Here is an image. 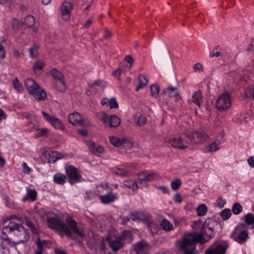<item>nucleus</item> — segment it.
<instances>
[{
    "instance_id": "nucleus-1",
    "label": "nucleus",
    "mask_w": 254,
    "mask_h": 254,
    "mask_svg": "<svg viewBox=\"0 0 254 254\" xmlns=\"http://www.w3.org/2000/svg\"><path fill=\"white\" fill-rule=\"evenodd\" d=\"M7 220L15 219L19 223L14 222H10L7 226H5L2 229L3 235H6L7 233L13 232L15 236V239L17 240L18 242L23 243L27 242L30 236L27 231L20 224L22 222L21 218L19 216H11L7 218Z\"/></svg>"
},
{
    "instance_id": "nucleus-2",
    "label": "nucleus",
    "mask_w": 254,
    "mask_h": 254,
    "mask_svg": "<svg viewBox=\"0 0 254 254\" xmlns=\"http://www.w3.org/2000/svg\"><path fill=\"white\" fill-rule=\"evenodd\" d=\"M195 229L201 226L200 233H195V235H193L195 238V242L205 243L213 237V228L209 226L206 222H204L202 226L201 222H195Z\"/></svg>"
},
{
    "instance_id": "nucleus-3",
    "label": "nucleus",
    "mask_w": 254,
    "mask_h": 254,
    "mask_svg": "<svg viewBox=\"0 0 254 254\" xmlns=\"http://www.w3.org/2000/svg\"><path fill=\"white\" fill-rule=\"evenodd\" d=\"M183 134L187 139H184L182 137L171 138L168 140V143L172 146L181 149L188 148L190 144L192 143L194 139L193 135L191 136V132L189 130H186Z\"/></svg>"
},
{
    "instance_id": "nucleus-4",
    "label": "nucleus",
    "mask_w": 254,
    "mask_h": 254,
    "mask_svg": "<svg viewBox=\"0 0 254 254\" xmlns=\"http://www.w3.org/2000/svg\"><path fill=\"white\" fill-rule=\"evenodd\" d=\"M47 223L49 228L64 233L67 237H72L71 231L69 227L58 217L49 218L47 219Z\"/></svg>"
},
{
    "instance_id": "nucleus-5",
    "label": "nucleus",
    "mask_w": 254,
    "mask_h": 254,
    "mask_svg": "<svg viewBox=\"0 0 254 254\" xmlns=\"http://www.w3.org/2000/svg\"><path fill=\"white\" fill-rule=\"evenodd\" d=\"M195 243V238L193 235L188 234L185 235L183 240L180 242V248L185 252L184 254H194Z\"/></svg>"
},
{
    "instance_id": "nucleus-6",
    "label": "nucleus",
    "mask_w": 254,
    "mask_h": 254,
    "mask_svg": "<svg viewBox=\"0 0 254 254\" xmlns=\"http://www.w3.org/2000/svg\"><path fill=\"white\" fill-rule=\"evenodd\" d=\"M245 227L244 224L238 225L231 234V238L240 244L245 243L248 238V232L244 230Z\"/></svg>"
},
{
    "instance_id": "nucleus-7",
    "label": "nucleus",
    "mask_w": 254,
    "mask_h": 254,
    "mask_svg": "<svg viewBox=\"0 0 254 254\" xmlns=\"http://www.w3.org/2000/svg\"><path fill=\"white\" fill-rule=\"evenodd\" d=\"M231 106V101L228 93L221 94L217 99L216 107L221 111H225Z\"/></svg>"
},
{
    "instance_id": "nucleus-8",
    "label": "nucleus",
    "mask_w": 254,
    "mask_h": 254,
    "mask_svg": "<svg viewBox=\"0 0 254 254\" xmlns=\"http://www.w3.org/2000/svg\"><path fill=\"white\" fill-rule=\"evenodd\" d=\"M126 237V233L125 232H123L114 240H110V239L108 237L107 238V240L108 241L109 246L112 250L113 251L116 252L123 248L124 243L123 241L125 239Z\"/></svg>"
},
{
    "instance_id": "nucleus-9",
    "label": "nucleus",
    "mask_w": 254,
    "mask_h": 254,
    "mask_svg": "<svg viewBox=\"0 0 254 254\" xmlns=\"http://www.w3.org/2000/svg\"><path fill=\"white\" fill-rule=\"evenodd\" d=\"M62 18L63 20L67 21L70 18V11L72 6L70 2L64 1L61 7Z\"/></svg>"
},
{
    "instance_id": "nucleus-10",
    "label": "nucleus",
    "mask_w": 254,
    "mask_h": 254,
    "mask_svg": "<svg viewBox=\"0 0 254 254\" xmlns=\"http://www.w3.org/2000/svg\"><path fill=\"white\" fill-rule=\"evenodd\" d=\"M133 248L137 254H149L150 247L144 241H141L134 245Z\"/></svg>"
},
{
    "instance_id": "nucleus-11",
    "label": "nucleus",
    "mask_w": 254,
    "mask_h": 254,
    "mask_svg": "<svg viewBox=\"0 0 254 254\" xmlns=\"http://www.w3.org/2000/svg\"><path fill=\"white\" fill-rule=\"evenodd\" d=\"M42 113L45 118V119L50 123V124L55 128L58 129H63L64 128V125L63 124L62 121L58 119L51 116L50 115L48 114L45 112H42Z\"/></svg>"
},
{
    "instance_id": "nucleus-12",
    "label": "nucleus",
    "mask_w": 254,
    "mask_h": 254,
    "mask_svg": "<svg viewBox=\"0 0 254 254\" xmlns=\"http://www.w3.org/2000/svg\"><path fill=\"white\" fill-rule=\"evenodd\" d=\"M66 173L70 179L69 182L71 184L77 182L80 177L77 169L72 166H68L66 168Z\"/></svg>"
},
{
    "instance_id": "nucleus-13",
    "label": "nucleus",
    "mask_w": 254,
    "mask_h": 254,
    "mask_svg": "<svg viewBox=\"0 0 254 254\" xmlns=\"http://www.w3.org/2000/svg\"><path fill=\"white\" fill-rule=\"evenodd\" d=\"M66 222L69 225L73 233L81 238L85 236L84 231L77 228L76 221L72 217H67L66 219Z\"/></svg>"
},
{
    "instance_id": "nucleus-14",
    "label": "nucleus",
    "mask_w": 254,
    "mask_h": 254,
    "mask_svg": "<svg viewBox=\"0 0 254 254\" xmlns=\"http://www.w3.org/2000/svg\"><path fill=\"white\" fill-rule=\"evenodd\" d=\"M163 93L168 97H174L175 102H178L182 98V97L179 94L176 87L172 86L167 87L164 90Z\"/></svg>"
},
{
    "instance_id": "nucleus-15",
    "label": "nucleus",
    "mask_w": 254,
    "mask_h": 254,
    "mask_svg": "<svg viewBox=\"0 0 254 254\" xmlns=\"http://www.w3.org/2000/svg\"><path fill=\"white\" fill-rule=\"evenodd\" d=\"M228 246L222 245H212L206 251L207 254H224Z\"/></svg>"
},
{
    "instance_id": "nucleus-16",
    "label": "nucleus",
    "mask_w": 254,
    "mask_h": 254,
    "mask_svg": "<svg viewBox=\"0 0 254 254\" xmlns=\"http://www.w3.org/2000/svg\"><path fill=\"white\" fill-rule=\"evenodd\" d=\"M190 132L192 133L191 136L193 135L194 137L192 142L202 143L208 139V136L202 131Z\"/></svg>"
},
{
    "instance_id": "nucleus-17",
    "label": "nucleus",
    "mask_w": 254,
    "mask_h": 254,
    "mask_svg": "<svg viewBox=\"0 0 254 254\" xmlns=\"http://www.w3.org/2000/svg\"><path fill=\"white\" fill-rule=\"evenodd\" d=\"M68 121L69 123L74 126L77 125H83L84 119L78 113L70 114L68 116Z\"/></svg>"
},
{
    "instance_id": "nucleus-18",
    "label": "nucleus",
    "mask_w": 254,
    "mask_h": 254,
    "mask_svg": "<svg viewBox=\"0 0 254 254\" xmlns=\"http://www.w3.org/2000/svg\"><path fill=\"white\" fill-rule=\"evenodd\" d=\"M158 178L156 173H148L147 172H141L138 174V180L140 183L143 181L151 182Z\"/></svg>"
},
{
    "instance_id": "nucleus-19",
    "label": "nucleus",
    "mask_w": 254,
    "mask_h": 254,
    "mask_svg": "<svg viewBox=\"0 0 254 254\" xmlns=\"http://www.w3.org/2000/svg\"><path fill=\"white\" fill-rule=\"evenodd\" d=\"M98 86L101 88H104L106 86V82L104 80L98 79L95 81L92 84L89 85V89L86 91V94L90 95L91 92L96 93L97 91L95 86Z\"/></svg>"
},
{
    "instance_id": "nucleus-20",
    "label": "nucleus",
    "mask_w": 254,
    "mask_h": 254,
    "mask_svg": "<svg viewBox=\"0 0 254 254\" xmlns=\"http://www.w3.org/2000/svg\"><path fill=\"white\" fill-rule=\"evenodd\" d=\"M45 156L48 159L49 163H54L57 160L60 159L64 157L60 153L54 151L46 152Z\"/></svg>"
},
{
    "instance_id": "nucleus-21",
    "label": "nucleus",
    "mask_w": 254,
    "mask_h": 254,
    "mask_svg": "<svg viewBox=\"0 0 254 254\" xmlns=\"http://www.w3.org/2000/svg\"><path fill=\"white\" fill-rule=\"evenodd\" d=\"M101 201L104 204H108L114 202L118 198L117 195L112 192H109L105 195H99Z\"/></svg>"
},
{
    "instance_id": "nucleus-22",
    "label": "nucleus",
    "mask_w": 254,
    "mask_h": 254,
    "mask_svg": "<svg viewBox=\"0 0 254 254\" xmlns=\"http://www.w3.org/2000/svg\"><path fill=\"white\" fill-rule=\"evenodd\" d=\"M24 83L26 88L30 94L34 91H35L39 87L38 84H37L34 80L31 78L26 79Z\"/></svg>"
},
{
    "instance_id": "nucleus-23",
    "label": "nucleus",
    "mask_w": 254,
    "mask_h": 254,
    "mask_svg": "<svg viewBox=\"0 0 254 254\" xmlns=\"http://www.w3.org/2000/svg\"><path fill=\"white\" fill-rule=\"evenodd\" d=\"M86 143L90 150L96 155H97L98 153H102L104 152V149L102 146H96L95 143L92 141H86Z\"/></svg>"
},
{
    "instance_id": "nucleus-24",
    "label": "nucleus",
    "mask_w": 254,
    "mask_h": 254,
    "mask_svg": "<svg viewBox=\"0 0 254 254\" xmlns=\"http://www.w3.org/2000/svg\"><path fill=\"white\" fill-rule=\"evenodd\" d=\"M31 95H33L35 99L39 101H43L46 98V94L43 89L39 87L35 91H34Z\"/></svg>"
},
{
    "instance_id": "nucleus-25",
    "label": "nucleus",
    "mask_w": 254,
    "mask_h": 254,
    "mask_svg": "<svg viewBox=\"0 0 254 254\" xmlns=\"http://www.w3.org/2000/svg\"><path fill=\"white\" fill-rule=\"evenodd\" d=\"M202 94L200 91H197L194 93L192 96V99L190 101H189L190 103L192 102L195 105L200 107V104L202 102Z\"/></svg>"
},
{
    "instance_id": "nucleus-26",
    "label": "nucleus",
    "mask_w": 254,
    "mask_h": 254,
    "mask_svg": "<svg viewBox=\"0 0 254 254\" xmlns=\"http://www.w3.org/2000/svg\"><path fill=\"white\" fill-rule=\"evenodd\" d=\"M137 83L138 86L135 89L136 91H137L139 89L145 87L148 83V80L144 75L140 74L137 78Z\"/></svg>"
},
{
    "instance_id": "nucleus-27",
    "label": "nucleus",
    "mask_w": 254,
    "mask_h": 254,
    "mask_svg": "<svg viewBox=\"0 0 254 254\" xmlns=\"http://www.w3.org/2000/svg\"><path fill=\"white\" fill-rule=\"evenodd\" d=\"M143 217L144 214L140 212L133 211L130 213V219L133 221H143Z\"/></svg>"
},
{
    "instance_id": "nucleus-28",
    "label": "nucleus",
    "mask_w": 254,
    "mask_h": 254,
    "mask_svg": "<svg viewBox=\"0 0 254 254\" xmlns=\"http://www.w3.org/2000/svg\"><path fill=\"white\" fill-rule=\"evenodd\" d=\"M66 177L64 175L61 173H57L54 176V181L55 183L63 185L65 181Z\"/></svg>"
},
{
    "instance_id": "nucleus-29",
    "label": "nucleus",
    "mask_w": 254,
    "mask_h": 254,
    "mask_svg": "<svg viewBox=\"0 0 254 254\" xmlns=\"http://www.w3.org/2000/svg\"><path fill=\"white\" fill-rule=\"evenodd\" d=\"M45 244V241H42L40 239L37 240L36 242L37 250L35 251V254H43L44 251V245Z\"/></svg>"
},
{
    "instance_id": "nucleus-30",
    "label": "nucleus",
    "mask_w": 254,
    "mask_h": 254,
    "mask_svg": "<svg viewBox=\"0 0 254 254\" xmlns=\"http://www.w3.org/2000/svg\"><path fill=\"white\" fill-rule=\"evenodd\" d=\"M54 85L56 89L61 92L65 91L66 86L64 80L56 81Z\"/></svg>"
},
{
    "instance_id": "nucleus-31",
    "label": "nucleus",
    "mask_w": 254,
    "mask_h": 254,
    "mask_svg": "<svg viewBox=\"0 0 254 254\" xmlns=\"http://www.w3.org/2000/svg\"><path fill=\"white\" fill-rule=\"evenodd\" d=\"M120 119L115 115L111 116L109 119V126L111 127H117L120 124Z\"/></svg>"
},
{
    "instance_id": "nucleus-32",
    "label": "nucleus",
    "mask_w": 254,
    "mask_h": 254,
    "mask_svg": "<svg viewBox=\"0 0 254 254\" xmlns=\"http://www.w3.org/2000/svg\"><path fill=\"white\" fill-rule=\"evenodd\" d=\"M124 185L125 187L133 190H136L138 189L136 183L132 180H126L124 182Z\"/></svg>"
},
{
    "instance_id": "nucleus-33",
    "label": "nucleus",
    "mask_w": 254,
    "mask_h": 254,
    "mask_svg": "<svg viewBox=\"0 0 254 254\" xmlns=\"http://www.w3.org/2000/svg\"><path fill=\"white\" fill-rule=\"evenodd\" d=\"M44 64L42 62H37L33 65V70L36 74H40L44 67Z\"/></svg>"
},
{
    "instance_id": "nucleus-34",
    "label": "nucleus",
    "mask_w": 254,
    "mask_h": 254,
    "mask_svg": "<svg viewBox=\"0 0 254 254\" xmlns=\"http://www.w3.org/2000/svg\"><path fill=\"white\" fill-rule=\"evenodd\" d=\"M161 227L166 231H170L173 229L172 224L167 220L164 219L161 223Z\"/></svg>"
},
{
    "instance_id": "nucleus-35",
    "label": "nucleus",
    "mask_w": 254,
    "mask_h": 254,
    "mask_svg": "<svg viewBox=\"0 0 254 254\" xmlns=\"http://www.w3.org/2000/svg\"><path fill=\"white\" fill-rule=\"evenodd\" d=\"M27 196L29 199L32 201H34L37 199V193L35 190L27 189Z\"/></svg>"
},
{
    "instance_id": "nucleus-36",
    "label": "nucleus",
    "mask_w": 254,
    "mask_h": 254,
    "mask_svg": "<svg viewBox=\"0 0 254 254\" xmlns=\"http://www.w3.org/2000/svg\"><path fill=\"white\" fill-rule=\"evenodd\" d=\"M51 73L56 81L64 80V76L63 74L61 72L58 71L57 69H52L51 71Z\"/></svg>"
},
{
    "instance_id": "nucleus-37",
    "label": "nucleus",
    "mask_w": 254,
    "mask_h": 254,
    "mask_svg": "<svg viewBox=\"0 0 254 254\" xmlns=\"http://www.w3.org/2000/svg\"><path fill=\"white\" fill-rule=\"evenodd\" d=\"M35 23V19L33 16L27 15L24 20V24L27 27H32Z\"/></svg>"
},
{
    "instance_id": "nucleus-38",
    "label": "nucleus",
    "mask_w": 254,
    "mask_h": 254,
    "mask_svg": "<svg viewBox=\"0 0 254 254\" xmlns=\"http://www.w3.org/2000/svg\"><path fill=\"white\" fill-rule=\"evenodd\" d=\"M207 211V207L204 204L199 205L197 208V213L199 216H204Z\"/></svg>"
},
{
    "instance_id": "nucleus-39",
    "label": "nucleus",
    "mask_w": 254,
    "mask_h": 254,
    "mask_svg": "<svg viewBox=\"0 0 254 254\" xmlns=\"http://www.w3.org/2000/svg\"><path fill=\"white\" fill-rule=\"evenodd\" d=\"M132 147V143L129 140L126 139H122L120 148L125 149H129Z\"/></svg>"
},
{
    "instance_id": "nucleus-40",
    "label": "nucleus",
    "mask_w": 254,
    "mask_h": 254,
    "mask_svg": "<svg viewBox=\"0 0 254 254\" xmlns=\"http://www.w3.org/2000/svg\"><path fill=\"white\" fill-rule=\"evenodd\" d=\"M182 182L181 180L179 179H174L171 183V187L173 190H177L181 186Z\"/></svg>"
},
{
    "instance_id": "nucleus-41",
    "label": "nucleus",
    "mask_w": 254,
    "mask_h": 254,
    "mask_svg": "<svg viewBox=\"0 0 254 254\" xmlns=\"http://www.w3.org/2000/svg\"><path fill=\"white\" fill-rule=\"evenodd\" d=\"M220 215L224 220H226L230 217L231 211L229 209H225L221 211Z\"/></svg>"
},
{
    "instance_id": "nucleus-42",
    "label": "nucleus",
    "mask_w": 254,
    "mask_h": 254,
    "mask_svg": "<svg viewBox=\"0 0 254 254\" xmlns=\"http://www.w3.org/2000/svg\"><path fill=\"white\" fill-rule=\"evenodd\" d=\"M159 91V87L158 85H153L150 87L151 96L156 97Z\"/></svg>"
},
{
    "instance_id": "nucleus-43",
    "label": "nucleus",
    "mask_w": 254,
    "mask_h": 254,
    "mask_svg": "<svg viewBox=\"0 0 254 254\" xmlns=\"http://www.w3.org/2000/svg\"><path fill=\"white\" fill-rule=\"evenodd\" d=\"M110 142L115 146L120 147L122 139L115 136H111L110 137Z\"/></svg>"
},
{
    "instance_id": "nucleus-44",
    "label": "nucleus",
    "mask_w": 254,
    "mask_h": 254,
    "mask_svg": "<svg viewBox=\"0 0 254 254\" xmlns=\"http://www.w3.org/2000/svg\"><path fill=\"white\" fill-rule=\"evenodd\" d=\"M242 211V206L239 203H235L232 207V211L235 214L240 213Z\"/></svg>"
},
{
    "instance_id": "nucleus-45",
    "label": "nucleus",
    "mask_w": 254,
    "mask_h": 254,
    "mask_svg": "<svg viewBox=\"0 0 254 254\" xmlns=\"http://www.w3.org/2000/svg\"><path fill=\"white\" fill-rule=\"evenodd\" d=\"M252 98L254 99V88L251 86L248 88L245 92V98Z\"/></svg>"
},
{
    "instance_id": "nucleus-46",
    "label": "nucleus",
    "mask_w": 254,
    "mask_h": 254,
    "mask_svg": "<svg viewBox=\"0 0 254 254\" xmlns=\"http://www.w3.org/2000/svg\"><path fill=\"white\" fill-rule=\"evenodd\" d=\"M245 222L249 225L254 224V215L252 213H248L245 215Z\"/></svg>"
},
{
    "instance_id": "nucleus-47",
    "label": "nucleus",
    "mask_w": 254,
    "mask_h": 254,
    "mask_svg": "<svg viewBox=\"0 0 254 254\" xmlns=\"http://www.w3.org/2000/svg\"><path fill=\"white\" fill-rule=\"evenodd\" d=\"M4 240L7 244L12 247H16L18 244L20 243V242H18L17 240H15V241H11V239L7 237V235H5V237H4Z\"/></svg>"
},
{
    "instance_id": "nucleus-48",
    "label": "nucleus",
    "mask_w": 254,
    "mask_h": 254,
    "mask_svg": "<svg viewBox=\"0 0 254 254\" xmlns=\"http://www.w3.org/2000/svg\"><path fill=\"white\" fill-rule=\"evenodd\" d=\"M39 47L37 45H33L29 49V51L30 54V56L32 58H34L36 57L38 54V49Z\"/></svg>"
},
{
    "instance_id": "nucleus-49",
    "label": "nucleus",
    "mask_w": 254,
    "mask_h": 254,
    "mask_svg": "<svg viewBox=\"0 0 254 254\" xmlns=\"http://www.w3.org/2000/svg\"><path fill=\"white\" fill-rule=\"evenodd\" d=\"M146 123V119L145 117L142 115H140L137 119L136 124L139 126L141 127L145 125Z\"/></svg>"
},
{
    "instance_id": "nucleus-50",
    "label": "nucleus",
    "mask_w": 254,
    "mask_h": 254,
    "mask_svg": "<svg viewBox=\"0 0 254 254\" xmlns=\"http://www.w3.org/2000/svg\"><path fill=\"white\" fill-rule=\"evenodd\" d=\"M26 222L27 226L30 228L31 232L33 233L36 234L37 233V230L36 227L31 221L29 220L28 219H26Z\"/></svg>"
},
{
    "instance_id": "nucleus-51",
    "label": "nucleus",
    "mask_w": 254,
    "mask_h": 254,
    "mask_svg": "<svg viewBox=\"0 0 254 254\" xmlns=\"http://www.w3.org/2000/svg\"><path fill=\"white\" fill-rule=\"evenodd\" d=\"M109 104L111 109H117L119 107L117 101L115 98H111L109 101Z\"/></svg>"
},
{
    "instance_id": "nucleus-52",
    "label": "nucleus",
    "mask_w": 254,
    "mask_h": 254,
    "mask_svg": "<svg viewBox=\"0 0 254 254\" xmlns=\"http://www.w3.org/2000/svg\"><path fill=\"white\" fill-rule=\"evenodd\" d=\"M99 118L104 124H106L109 123V119L107 115L105 113H101L99 115Z\"/></svg>"
},
{
    "instance_id": "nucleus-53",
    "label": "nucleus",
    "mask_w": 254,
    "mask_h": 254,
    "mask_svg": "<svg viewBox=\"0 0 254 254\" xmlns=\"http://www.w3.org/2000/svg\"><path fill=\"white\" fill-rule=\"evenodd\" d=\"M114 173L117 175L125 176L127 174V172L122 169L116 168L114 170Z\"/></svg>"
},
{
    "instance_id": "nucleus-54",
    "label": "nucleus",
    "mask_w": 254,
    "mask_h": 254,
    "mask_svg": "<svg viewBox=\"0 0 254 254\" xmlns=\"http://www.w3.org/2000/svg\"><path fill=\"white\" fill-rule=\"evenodd\" d=\"M219 144H220L219 142L217 143L216 141H214L211 144H210V145L209 146V147H210L209 150L211 151H215L217 150L219 148Z\"/></svg>"
},
{
    "instance_id": "nucleus-55",
    "label": "nucleus",
    "mask_w": 254,
    "mask_h": 254,
    "mask_svg": "<svg viewBox=\"0 0 254 254\" xmlns=\"http://www.w3.org/2000/svg\"><path fill=\"white\" fill-rule=\"evenodd\" d=\"M218 47H215L213 51L210 53L209 57L210 58H214L215 57H218L220 56L221 53L219 51H216Z\"/></svg>"
},
{
    "instance_id": "nucleus-56",
    "label": "nucleus",
    "mask_w": 254,
    "mask_h": 254,
    "mask_svg": "<svg viewBox=\"0 0 254 254\" xmlns=\"http://www.w3.org/2000/svg\"><path fill=\"white\" fill-rule=\"evenodd\" d=\"M193 69L195 72H201L203 71V66L200 63L195 64L193 67Z\"/></svg>"
},
{
    "instance_id": "nucleus-57",
    "label": "nucleus",
    "mask_w": 254,
    "mask_h": 254,
    "mask_svg": "<svg viewBox=\"0 0 254 254\" xmlns=\"http://www.w3.org/2000/svg\"><path fill=\"white\" fill-rule=\"evenodd\" d=\"M13 84L14 88L18 91H21L22 89L21 85L18 82L17 78H15L13 81Z\"/></svg>"
},
{
    "instance_id": "nucleus-58",
    "label": "nucleus",
    "mask_w": 254,
    "mask_h": 254,
    "mask_svg": "<svg viewBox=\"0 0 254 254\" xmlns=\"http://www.w3.org/2000/svg\"><path fill=\"white\" fill-rule=\"evenodd\" d=\"M124 60L129 64V68H130L133 64V59L132 57L130 55L126 56Z\"/></svg>"
},
{
    "instance_id": "nucleus-59",
    "label": "nucleus",
    "mask_w": 254,
    "mask_h": 254,
    "mask_svg": "<svg viewBox=\"0 0 254 254\" xmlns=\"http://www.w3.org/2000/svg\"><path fill=\"white\" fill-rule=\"evenodd\" d=\"M48 130L46 128H42L38 129V132L36 134L37 137L45 135L47 133Z\"/></svg>"
},
{
    "instance_id": "nucleus-60",
    "label": "nucleus",
    "mask_w": 254,
    "mask_h": 254,
    "mask_svg": "<svg viewBox=\"0 0 254 254\" xmlns=\"http://www.w3.org/2000/svg\"><path fill=\"white\" fill-rule=\"evenodd\" d=\"M22 167L23 168V173L29 174L31 171V169L29 168L25 162H23L22 164Z\"/></svg>"
},
{
    "instance_id": "nucleus-61",
    "label": "nucleus",
    "mask_w": 254,
    "mask_h": 254,
    "mask_svg": "<svg viewBox=\"0 0 254 254\" xmlns=\"http://www.w3.org/2000/svg\"><path fill=\"white\" fill-rule=\"evenodd\" d=\"M11 24L14 28L17 29L20 25V22L16 19H13L11 21Z\"/></svg>"
},
{
    "instance_id": "nucleus-62",
    "label": "nucleus",
    "mask_w": 254,
    "mask_h": 254,
    "mask_svg": "<svg viewBox=\"0 0 254 254\" xmlns=\"http://www.w3.org/2000/svg\"><path fill=\"white\" fill-rule=\"evenodd\" d=\"M174 200L177 203H181L182 201V198L179 193L176 194L174 197Z\"/></svg>"
},
{
    "instance_id": "nucleus-63",
    "label": "nucleus",
    "mask_w": 254,
    "mask_h": 254,
    "mask_svg": "<svg viewBox=\"0 0 254 254\" xmlns=\"http://www.w3.org/2000/svg\"><path fill=\"white\" fill-rule=\"evenodd\" d=\"M3 241L4 237L3 238H0V252H2V251L5 248V245L4 244Z\"/></svg>"
},
{
    "instance_id": "nucleus-64",
    "label": "nucleus",
    "mask_w": 254,
    "mask_h": 254,
    "mask_svg": "<svg viewBox=\"0 0 254 254\" xmlns=\"http://www.w3.org/2000/svg\"><path fill=\"white\" fill-rule=\"evenodd\" d=\"M249 165L254 168V156L250 157L248 160Z\"/></svg>"
}]
</instances>
